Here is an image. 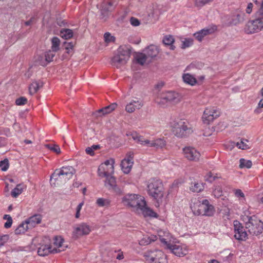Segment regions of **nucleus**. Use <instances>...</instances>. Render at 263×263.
I'll list each match as a JSON object with an SVG mask.
<instances>
[{"mask_svg":"<svg viewBox=\"0 0 263 263\" xmlns=\"http://www.w3.org/2000/svg\"><path fill=\"white\" fill-rule=\"evenodd\" d=\"M27 102V99L22 97L17 99L15 101V103L17 105H23L26 104Z\"/></svg>","mask_w":263,"mask_h":263,"instance_id":"54","label":"nucleus"},{"mask_svg":"<svg viewBox=\"0 0 263 263\" xmlns=\"http://www.w3.org/2000/svg\"><path fill=\"white\" fill-rule=\"evenodd\" d=\"M54 51L49 50L47 51L45 54L46 63H41V64L43 66H45L47 63L51 62L53 60V58L55 56Z\"/></svg>","mask_w":263,"mask_h":263,"instance_id":"36","label":"nucleus"},{"mask_svg":"<svg viewBox=\"0 0 263 263\" xmlns=\"http://www.w3.org/2000/svg\"><path fill=\"white\" fill-rule=\"evenodd\" d=\"M183 152L184 157L190 161H197L200 157V153L193 147H184L183 149Z\"/></svg>","mask_w":263,"mask_h":263,"instance_id":"18","label":"nucleus"},{"mask_svg":"<svg viewBox=\"0 0 263 263\" xmlns=\"http://www.w3.org/2000/svg\"><path fill=\"white\" fill-rule=\"evenodd\" d=\"M51 49L53 51H58L59 50L60 40L58 37H53L51 40Z\"/></svg>","mask_w":263,"mask_h":263,"instance_id":"37","label":"nucleus"},{"mask_svg":"<svg viewBox=\"0 0 263 263\" xmlns=\"http://www.w3.org/2000/svg\"><path fill=\"white\" fill-rule=\"evenodd\" d=\"M183 81L191 85H194L197 82L196 79L189 73L184 74L182 76Z\"/></svg>","mask_w":263,"mask_h":263,"instance_id":"34","label":"nucleus"},{"mask_svg":"<svg viewBox=\"0 0 263 263\" xmlns=\"http://www.w3.org/2000/svg\"><path fill=\"white\" fill-rule=\"evenodd\" d=\"M43 86V83L41 81L32 82L29 86V89L31 95L34 94Z\"/></svg>","mask_w":263,"mask_h":263,"instance_id":"31","label":"nucleus"},{"mask_svg":"<svg viewBox=\"0 0 263 263\" xmlns=\"http://www.w3.org/2000/svg\"><path fill=\"white\" fill-rule=\"evenodd\" d=\"M161 251L159 250H155L154 251H147L144 254V257L147 261L149 262H154L156 260L157 257H158V252Z\"/></svg>","mask_w":263,"mask_h":263,"instance_id":"28","label":"nucleus"},{"mask_svg":"<svg viewBox=\"0 0 263 263\" xmlns=\"http://www.w3.org/2000/svg\"><path fill=\"white\" fill-rule=\"evenodd\" d=\"M149 239L148 236H144L142 239H141L139 241V243L141 246H145L151 243V240Z\"/></svg>","mask_w":263,"mask_h":263,"instance_id":"52","label":"nucleus"},{"mask_svg":"<svg viewBox=\"0 0 263 263\" xmlns=\"http://www.w3.org/2000/svg\"><path fill=\"white\" fill-rule=\"evenodd\" d=\"M147 188L148 195L157 202V205L156 204V206H159L160 203L162 202V198L164 196V187L162 182L159 179H151L147 182Z\"/></svg>","mask_w":263,"mask_h":263,"instance_id":"1","label":"nucleus"},{"mask_svg":"<svg viewBox=\"0 0 263 263\" xmlns=\"http://www.w3.org/2000/svg\"><path fill=\"white\" fill-rule=\"evenodd\" d=\"M158 257H157L156 260L154 261V263H167L166 257L163 252H158Z\"/></svg>","mask_w":263,"mask_h":263,"instance_id":"40","label":"nucleus"},{"mask_svg":"<svg viewBox=\"0 0 263 263\" xmlns=\"http://www.w3.org/2000/svg\"><path fill=\"white\" fill-rule=\"evenodd\" d=\"M245 227L252 235L258 236L263 232V222L256 216H247L243 218Z\"/></svg>","mask_w":263,"mask_h":263,"instance_id":"4","label":"nucleus"},{"mask_svg":"<svg viewBox=\"0 0 263 263\" xmlns=\"http://www.w3.org/2000/svg\"><path fill=\"white\" fill-rule=\"evenodd\" d=\"M133 139L142 145L154 147L157 149L162 148L166 144V142L164 138H157L153 140L144 139L142 136L139 135L136 132H133Z\"/></svg>","mask_w":263,"mask_h":263,"instance_id":"5","label":"nucleus"},{"mask_svg":"<svg viewBox=\"0 0 263 263\" xmlns=\"http://www.w3.org/2000/svg\"><path fill=\"white\" fill-rule=\"evenodd\" d=\"M245 141L248 142V140L246 139L241 140L240 142H238L236 143L237 146L239 148L242 149H246L249 148V146L246 144V143H245Z\"/></svg>","mask_w":263,"mask_h":263,"instance_id":"50","label":"nucleus"},{"mask_svg":"<svg viewBox=\"0 0 263 263\" xmlns=\"http://www.w3.org/2000/svg\"><path fill=\"white\" fill-rule=\"evenodd\" d=\"M215 212L214 206L210 204L208 200L203 199L199 205V208L196 213L198 215L202 216H212L214 214Z\"/></svg>","mask_w":263,"mask_h":263,"instance_id":"11","label":"nucleus"},{"mask_svg":"<svg viewBox=\"0 0 263 263\" xmlns=\"http://www.w3.org/2000/svg\"><path fill=\"white\" fill-rule=\"evenodd\" d=\"M213 195L216 198H219L222 195V191L221 187L215 189L213 191Z\"/></svg>","mask_w":263,"mask_h":263,"instance_id":"55","label":"nucleus"},{"mask_svg":"<svg viewBox=\"0 0 263 263\" xmlns=\"http://www.w3.org/2000/svg\"><path fill=\"white\" fill-rule=\"evenodd\" d=\"M253 6V4L251 3H250L248 4L246 10V12L247 13L250 14L251 13V12L252 11Z\"/></svg>","mask_w":263,"mask_h":263,"instance_id":"62","label":"nucleus"},{"mask_svg":"<svg viewBox=\"0 0 263 263\" xmlns=\"http://www.w3.org/2000/svg\"><path fill=\"white\" fill-rule=\"evenodd\" d=\"M131 46L130 45H121L117 53L111 58V65L117 68H121L129 60L130 56Z\"/></svg>","mask_w":263,"mask_h":263,"instance_id":"3","label":"nucleus"},{"mask_svg":"<svg viewBox=\"0 0 263 263\" xmlns=\"http://www.w3.org/2000/svg\"><path fill=\"white\" fill-rule=\"evenodd\" d=\"M115 253L117 254L116 255V257L117 259L121 260L123 259L124 255L122 252H121L120 250H119L118 251H115Z\"/></svg>","mask_w":263,"mask_h":263,"instance_id":"60","label":"nucleus"},{"mask_svg":"<svg viewBox=\"0 0 263 263\" xmlns=\"http://www.w3.org/2000/svg\"><path fill=\"white\" fill-rule=\"evenodd\" d=\"M104 39L105 42L108 43L114 42L116 38L114 36L111 35L109 32H106L104 34Z\"/></svg>","mask_w":263,"mask_h":263,"instance_id":"46","label":"nucleus"},{"mask_svg":"<svg viewBox=\"0 0 263 263\" xmlns=\"http://www.w3.org/2000/svg\"><path fill=\"white\" fill-rule=\"evenodd\" d=\"M64 240L61 236H56L54 238L53 248L57 249V253L65 250L67 246L63 245Z\"/></svg>","mask_w":263,"mask_h":263,"instance_id":"27","label":"nucleus"},{"mask_svg":"<svg viewBox=\"0 0 263 263\" xmlns=\"http://www.w3.org/2000/svg\"><path fill=\"white\" fill-rule=\"evenodd\" d=\"M234 237L240 241H245L248 238V234L244 227L237 220L234 221Z\"/></svg>","mask_w":263,"mask_h":263,"instance_id":"15","label":"nucleus"},{"mask_svg":"<svg viewBox=\"0 0 263 263\" xmlns=\"http://www.w3.org/2000/svg\"><path fill=\"white\" fill-rule=\"evenodd\" d=\"M42 220V217L40 215H34L29 218L25 221L30 227H34L36 224L40 223Z\"/></svg>","mask_w":263,"mask_h":263,"instance_id":"29","label":"nucleus"},{"mask_svg":"<svg viewBox=\"0 0 263 263\" xmlns=\"http://www.w3.org/2000/svg\"><path fill=\"white\" fill-rule=\"evenodd\" d=\"M75 173L74 168L71 166H63L57 169L50 177L51 184L54 186L66 182Z\"/></svg>","mask_w":263,"mask_h":263,"instance_id":"2","label":"nucleus"},{"mask_svg":"<svg viewBox=\"0 0 263 263\" xmlns=\"http://www.w3.org/2000/svg\"><path fill=\"white\" fill-rule=\"evenodd\" d=\"M220 111L214 107L206 108L202 116L203 122L205 124H209L215 119L218 118L220 115Z\"/></svg>","mask_w":263,"mask_h":263,"instance_id":"16","label":"nucleus"},{"mask_svg":"<svg viewBox=\"0 0 263 263\" xmlns=\"http://www.w3.org/2000/svg\"><path fill=\"white\" fill-rule=\"evenodd\" d=\"M115 160L110 159L101 164L98 170V174L100 177H105L111 175L114 172Z\"/></svg>","mask_w":263,"mask_h":263,"instance_id":"9","label":"nucleus"},{"mask_svg":"<svg viewBox=\"0 0 263 263\" xmlns=\"http://www.w3.org/2000/svg\"><path fill=\"white\" fill-rule=\"evenodd\" d=\"M190 190L193 192H200L202 191L204 189V186L202 184H200L199 183L195 182L194 185L190 186Z\"/></svg>","mask_w":263,"mask_h":263,"instance_id":"42","label":"nucleus"},{"mask_svg":"<svg viewBox=\"0 0 263 263\" xmlns=\"http://www.w3.org/2000/svg\"><path fill=\"white\" fill-rule=\"evenodd\" d=\"M29 229V226L26 222H23L18 226V227L15 229V233L16 234H21L24 233Z\"/></svg>","mask_w":263,"mask_h":263,"instance_id":"35","label":"nucleus"},{"mask_svg":"<svg viewBox=\"0 0 263 263\" xmlns=\"http://www.w3.org/2000/svg\"><path fill=\"white\" fill-rule=\"evenodd\" d=\"M235 195L237 197H244L245 195L242 192V191L240 189H237L235 190Z\"/></svg>","mask_w":263,"mask_h":263,"instance_id":"61","label":"nucleus"},{"mask_svg":"<svg viewBox=\"0 0 263 263\" xmlns=\"http://www.w3.org/2000/svg\"><path fill=\"white\" fill-rule=\"evenodd\" d=\"M3 218L7 220V222L4 224V227L6 229L10 228L12 224V219L10 215H5Z\"/></svg>","mask_w":263,"mask_h":263,"instance_id":"47","label":"nucleus"},{"mask_svg":"<svg viewBox=\"0 0 263 263\" xmlns=\"http://www.w3.org/2000/svg\"><path fill=\"white\" fill-rule=\"evenodd\" d=\"M239 162V167L240 168L246 167L249 168H251L252 165V163L251 161L247 160L243 158L240 159Z\"/></svg>","mask_w":263,"mask_h":263,"instance_id":"43","label":"nucleus"},{"mask_svg":"<svg viewBox=\"0 0 263 263\" xmlns=\"http://www.w3.org/2000/svg\"><path fill=\"white\" fill-rule=\"evenodd\" d=\"M143 105V102L140 99L135 98L133 99V112L136 109L141 108Z\"/></svg>","mask_w":263,"mask_h":263,"instance_id":"39","label":"nucleus"},{"mask_svg":"<svg viewBox=\"0 0 263 263\" xmlns=\"http://www.w3.org/2000/svg\"><path fill=\"white\" fill-rule=\"evenodd\" d=\"M106 180L105 182V186L109 190L114 191L118 195L122 194L121 190L117 186L115 178L110 176L105 177Z\"/></svg>","mask_w":263,"mask_h":263,"instance_id":"19","label":"nucleus"},{"mask_svg":"<svg viewBox=\"0 0 263 263\" xmlns=\"http://www.w3.org/2000/svg\"><path fill=\"white\" fill-rule=\"evenodd\" d=\"M245 13L241 12H237L231 16L227 15L223 17L224 23L227 26L237 25L245 20Z\"/></svg>","mask_w":263,"mask_h":263,"instance_id":"12","label":"nucleus"},{"mask_svg":"<svg viewBox=\"0 0 263 263\" xmlns=\"http://www.w3.org/2000/svg\"><path fill=\"white\" fill-rule=\"evenodd\" d=\"M48 148L57 154H60L61 153L60 148L58 145L48 146Z\"/></svg>","mask_w":263,"mask_h":263,"instance_id":"57","label":"nucleus"},{"mask_svg":"<svg viewBox=\"0 0 263 263\" xmlns=\"http://www.w3.org/2000/svg\"><path fill=\"white\" fill-rule=\"evenodd\" d=\"M218 178L217 175H214L212 172H209L205 176V179L206 181L212 183L216 179Z\"/></svg>","mask_w":263,"mask_h":263,"instance_id":"48","label":"nucleus"},{"mask_svg":"<svg viewBox=\"0 0 263 263\" xmlns=\"http://www.w3.org/2000/svg\"><path fill=\"white\" fill-rule=\"evenodd\" d=\"M113 1H102L100 4H97V7L100 10V20L102 22H106L109 17V11L114 8Z\"/></svg>","mask_w":263,"mask_h":263,"instance_id":"8","label":"nucleus"},{"mask_svg":"<svg viewBox=\"0 0 263 263\" xmlns=\"http://www.w3.org/2000/svg\"><path fill=\"white\" fill-rule=\"evenodd\" d=\"M175 41L173 36L171 35H167L164 36L163 39V43L165 45L170 46L171 50H174L175 46L173 45Z\"/></svg>","mask_w":263,"mask_h":263,"instance_id":"32","label":"nucleus"},{"mask_svg":"<svg viewBox=\"0 0 263 263\" xmlns=\"http://www.w3.org/2000/svg\"><path fill=\"white\" fill-rule=\"evenodd\" d=\"M91 231L90 227L86 223L82 222L76 225L72 232V237L77 239L83 235H87Z\"/></svg>","mask_w":263,"mask_h":263,"instance_id":"14","label":"nucleus"},{"mask_svg":"<svg viewBox=\"0 0 263 263\" xmlns=\"http://www.w3.org/2000/svg\"><path fill=\"white\" fill-rule=\"evenodd\" d=\"M8 235L0 236V246H3L8 240Z\"/></svg>","mask_w":263,"mask_h":263,"instance_id":"58","label":"nucleus"},{"mask_svg":"<svg viewBox=\"0 0 263 263\" xmlns=\"http://www.w3.org/2000/svg\"><path fill=\"white\" fill-rule=\"evenodd\" d=\"M168 248L173 254L179 257L183 256L187 253V250L179 245H171L168 247Z\"/></svg>","mask_w":263,"mask_h":263,"instance_id":"24","label":"nucleus"},{"mask_svg":"<svg viewBox=\"0 0 263 263\" xmlns=\"http://www.w3.org/2000/svg\"><path fill=\"white\" fill-rule=\"evenodd\" d=\"M61 34L62 37L68 40L73 36V31L71 29H65L61 31Z\"/></svg>","mask_w":263,"mask_h":263,"instance_id":"38","label":"nucleus"},{"mask_svg":"<svg viewBox=\"0 0 263 263\" xmlns=\"http://www.w3.org/2000/svg\"><path fill=\"white\" fill-rule=\"evenodd\" d=\"M9 161L7 159H5L0 161V167L3 171H6L9 168Z\"/></svg>","mask_w":263,"mask_h":263,"instance_id":"49","label":"nucleus"},{"mask_svg":"<svg viewBox=\"0 0 263 263\" xmlns=\"http://www.w3.org/2000/svg\"><path fill=\"white\" fill-rule=\"evenodd\" d=\"M132 156L130 153L127 154L126 157L121 161V167L125 174H128L132 169Z\"/></svg>","mask_w":263,"mask_h":263,"instance_id":"23","label":"nucleus"},{"mask_svg":"<svg viewBox=\"0 0 263 263\" xmlns=\"http://www.w3.org/2000/svg\"><path fill=\"white\" fill-rule=\"evenodd\" d=\"M25 187V185L23 184H17L16 186L11 191V196L14 198L17 197L23 192Z\"/></svg>","mask_w":263,"mask_h":263,"instance_id":"33","label":"nucleus"},{"mask_svg":"<svg viewBox=\"0 0 263 263\" xmlns=\"http://www.w3.org/2000/svg\"><path fill=\"white\" fill-rule=\"evenodd\" d=\"M122 203L127 206L131 207L132 206V195L130 194H128L123 197L122 200Z\"/></svg>","mask_w":263,"mask_h":263,"instance_id":"44","label":"nucleus"},{"mask_svg":"<svg viewBox=\"0 0 263 263\" xmlns=\"http://www.w3.org/2000/svg\"><path fill=\"white\" fill-rule=\"evenodd\" d=\"M148 58L153 59L156 57L159 52V48L154 45H151L144 50Z\"/></svg>","mask_w":263,"mask_h":263,"instance_id":"25","label":"nucleus"},{"mask_svg":"<svg viewBox=\"0 0 263 263\" xmlns=\"http://www.w3.org/2000/svg\"><path fill=\"white\" fill-rule=\"evenodd\" d=\"M173 132L178 137H184L193 132L192 128L187 121L180 120L175 123L173 126Z\"/></svg>","mask_w":263,"mask_h":263,"instance_id":"7","label":"nucleus"},{"mask_svg":"<svg viewBox=\"0 0 263 263\" xmlns=\"http://www.w3.org/2000/svg\"><path fill=\"white\" fill-rule=\"evenodd\" d=\"M256 16L261 20H263V1L261 4V5L256 12Z\"/></svg>","mask_w":263,"mask_h":263,"instance_id":"53","label":"nucleus"},{"mask_svg":"<svg viewBox=\"0 0 263 263\" xmlns=\"http://www.w3.org/2000/svg\"><path fill=\"white\" fill-rule=\"evenodd\" d=\"M164 10L162 5H159L156 2L153 3L151 6L147 8V21L149 22L156 21L158 19L159 16Z\"/></svg>","mask_w":263,"mask_h":263,"instance_id":"10","label":"nucleus"},{"mask_svg":"<svg viewBox=\"0 0 263 263\" xmlns=\"http://www.w3.org/2000/svg\"><path fill=\"white\" fill-rule=\"evenodd\" d=\"M83 202H81L79 204L76 208V213L75 215V217L76 218H79L80 216V211L82 209V206L83 205Z\"/></svg>","mask_w":263,"mask_h":263,"instance_id":"56","label":"nucleus"},{"mask_svg":"<svg viewBox=\"0 0 263 263\" xmlns=\"http://www.w3.org/2000/svg\"><path fill=\"white\" fill-rule=\"evenodd\" d=\"M96 203L100 207L107 206L109 205L110 200L108 199L99 198L97 200Z\"/></svg>","mask_w":263,"mask_h":263,"instance_id":"41","label":"nucleus"},{"mask_svg":"<svg viewBox=\"0 0 263 263\" xmlns=\"http://www.w3.org/2000/svg\"><path fill=\"white\" fill-rule=\"evenodd\" d=\"M180 101L179 95L174 91H167L163 93L158 96L156 100V103L164 107L167 105L168 103L175 104Z\"/></svg>","mask_w":263,"mask_h":263,"instance_id":"6","label":"nucleus"},{"mask_svg":"<svg viewBox=\"0 0 263 263\" xmlns=\"http://www.w3.org/2000/svg\"><path fill=\"white\" fill-rule=\"evenodd\" d=\"M137 213L140 214H142L144 217H149L153 218H157L158 217V215L154 212L152 209L148 207L146 205H145L143 208L141 209V210L137 212Z\"/></svg>","mask_w":263,"mask_h":263,"instance_id":"26","label":"nucleus"},{"mask_svg":"<svg viewBox=\"0 0 263 263\" xmlns=\"http://www.w3.org/2000/svg\"><path fill=\"white\" fill-rule=\"evenodd\" d=\"M208 1H194L195 7L200 8L205 5Z\"/></svg>","mask_w":263,"mask_h":263,"instance_id":"59","label":"nucleus"},{"mask_svg":"<svg viewBox=\"0 0 263 263\" xmlns=\"http://www.w3.org/2000/svg\"><path fill=\"white\" fill-rule=\"evenodd\" d=\"M134 57L136 63L141 65H143L146 62V60L148 59V57L145 52L144 53L135 52L134 54Z\"/></svg>","mask_w":263,"mask_h":263,"instance_id":"30","label":"nucleus"},{"mask_svg":"<svg viewBox=\"0 0 263 263\" xmlns=\"http://www.w3.org/2000/svg\"><path fill=\"white\" fill-rule=\"evenodd\" d=\"M3 135H4L7 137H9L11 135L10 130L9 128L3 127Z\"/></svg>","mask_w":263,"mask_h":263,"instance_id":"64","label":"nucleus"},{"mask_svg":"<svg viewBox=\"0 0 263 263\" xmlns=\"http://www.w3.org/2000/svg\"><path fill=\"white\" fill-rule=\"evenodd\" d=\"M140 24V21L138 18L133 17V26H138Z\"/></svg>","mask_w":263,"mask_h":263,"instance_id":"63","label":"nucleus"},{"mask_svg":"<svg viewBox=\"0 0 263 263\" xmlns=\"http://www.w3.org/2000/svg\"><path fill=\"white\" fill-rule=\"evenodd\" d=\"M65 48L67 50L68 53H70L73 50L74 47V43L72 42H64Z\"/></svg>","mask_w":263,"mask_h":263,"instance_id":"51","label":"nucleus"},{"mask_svg":"<svg viewBox=\"0 0 263 263\" xmlns=\"http://www.w3.org/2000/svg\"><path fill=\"white\" fill-rule=\"evenodd\" d=\"M37 253L40 256H44L48 255L49 253H57V249L53 248L50 245H42L39 248Z\"/></svg>","mask_w":263,"mask_h":263,"instance_id":"22","label":"nucleus"},{"mask_svg":"<svg viewBox=\"0 0 263 263\" xmlns=\"http://www.w3.org/2000/svg\"><path fill=\"white\" fill-rule=\"evenodd\" d=\"M216 30V26H213L211 27L205 28L195 33L194 34V36L198 41L201 42L204 36L214 33Z\"/></svg>","mask_w":263,"mask_h":263,"instance_id":"20","label":"nucleus"},{"mask_svg":"<svg viewBox=\"0 0 263 263\" xmlns=\"http://www.w3.org/2000/svg\"><path fill=\"white\" fill-rule=\"evenodd\" d=\"M145 198L136 194H133V208L136 213L139 212L141 209L146 205Z\"/></svg>","mask_w":263,"mask_h":263,"instance_id":"17","label":"nucleus"},{"mask_svg":"<svg viewBox=\"0 0 263 263\" xmlns=\"http://www.w3.org/2000/svg\"><path fill=\"white\" fill-rule=\"evenodd\" d=\"M193 44V40L192 39L188 38L185 39L184 41H182L181 48L185 49L192 46Z\"/></svg>","mask_w":263,"mask_h":263,"instance_id":"45","label":"nucleus"},{"mask_svg":"<svg viewBox=\"0 0 263 263\" xmlns=\"http://www.w3.org/2000/svg\"><path fill=\"white\" fill-rule=\"evenodd\" d=\"M118 105L116 103H113L109 105L100 109L93 113L94 116L96 117H101L105 116L108 114L111 113L114 111L117 107Z\"/></svg>","mask_w":263,"mask_h":263,"instance_id":"21","label":"nucleus"},{"mask_svg":"<svg viewBox=\"0 0 263 263\" xmlns=\"http://www.w3.org/2000/svg\"><path fill=\"white\" fill-rule=\"evenodd\" d=\"M263 28V21L257 17V18L248 22L245 28L248 34L258 32Z\"/></svg>","mask_w":263,"mask_h":263,"instance_id":"13","label":"nucleus"}]
</instances>
